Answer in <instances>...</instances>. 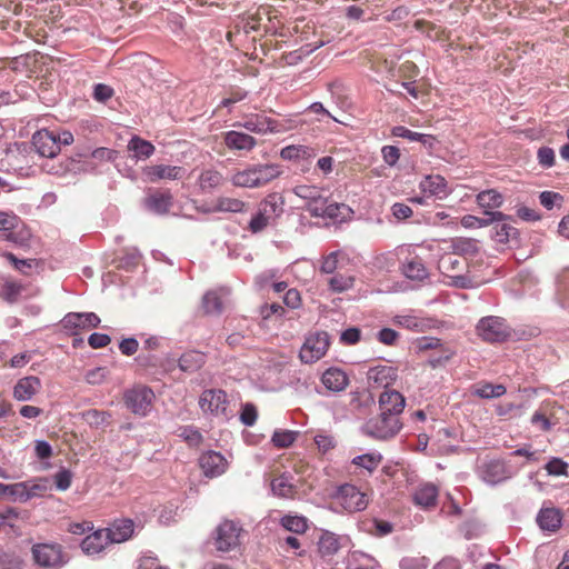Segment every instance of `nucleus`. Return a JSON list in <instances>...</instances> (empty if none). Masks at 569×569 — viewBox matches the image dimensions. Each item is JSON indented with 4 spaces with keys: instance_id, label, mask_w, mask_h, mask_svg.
Masks as SVG:
<instances>
[{
    "instance_id": "obj_1",
    "label": "nucleus",
    "mask_w": 569,
    "mask_h": 569,
    "mask_svg": "<svg viewBox=\"0 0 569 569\" xmlns=\"http://www.w3.org/2000/svg\"><path fill=\"white\" fill-rule=\"evenodd\" d=\"M284 199L279 193L268 194L258 206L257 213L249 222V230L253 233L261 232L273 223L283 212Z\"/></svg>"
},
{
    "instance_id": "obj_2",
    "label": "nucleus",
    "mask_w": 569,
    "mask_h": 569,
    "mask_svg": "<svg viewBox=\"0 0 569 569\" xmlns=\"http://www.w3.org/2000/svg\"><path fill=\"white\" fill-rule=\"evenodd\" d=\"M279 174L280 170L276 164H257L236 172L231 182L240 188H259L269 183Z\"/></svg>"
},
{
    "instance_id": "obj_3",
    "label": "nucleus",
    "mask_w": 569,
    "mask_h": 569,
    "mask_svg": "<svg viewBox=\"0 0 569 569\" xmlns=\"http://www.w3.org/2000/svg\"><path fill=\"white\" fill-rule=\"evenodd\" d=\"M369 499L366 492L351 483H345L337 488L332 495V505L336 510L349 513L362 511L367 508Z\"/></svg>"
},
{
    "instance_id": "obj_4",
    "label": "nucleus",
    "mask_w": 569,
    "mask_h": 569,
    "mask_svg": "<svg viewBox=\"0 0 569 569\" xmlns=\"http://www.w3.org/2000/svg\"><path fill=\"white\" fill-rule=\"evenodd\" d=\"M476 332L489 343L505 342L511 337V328L506 319L497 316L481 318L476 326Z\"/></svg>"
},
{
    "instance_id": "obj_5",
    "label": "nucleus",
    "mask_w": 569,
    "mask_h": 569,
    "mask_svg": "<svg viewBox=\"0 0 569 569\" xmlns=\"http://www.w3.org/2000/svg\"><path fill=\"white\" fill-rule=\"evenodd\" d=\"M242 533L243 529L238 522L226 519L212 532L213 545L220 552L232 551L240 546Z\"/></svg>"
},
{
    "instance_id": "obj_6",
    "label": "nucleus",
    "mask_w": 569,
    "mask_h": 569,
    "mask_svg": "<svg viewBox=\"0 0 569 569\" xmlns=\"http://www.w3.org/2000/svg\"><path fill=\"white\" fill-rule=\"evenodd\" d=\"M467 259L456 252L443 253L438 261L439 271L451 280V284L466 288L469 280L466 278Z\"/></svg>"
},
{
    "instance_id": "obj_7",
    "label": "nucleus",
    "mask_w": 569,
    "mask_h": 569,
    "mask_svg": "<svg viewBox=\"0 0 569 569\" xmlns=\"http://www.w3.org/2000/svg\"><path fill=\"white\" fill-rule=\"evenodd\" d=\"M401 428L400 417L380 411L365 423L363 431L372 438L385 440L395 437Z\"/></svg>"
},
{
    "instance_id": "obj_8",
    "label": "nucleus",
    "mask_w": 569,
    "mask_h": 569,
    "mask_svg": "<svg viewBox=\"0 0 569 569\" xmlns=\"http://www.w3.org/2000/svg\"><path fill=\"white\" fill-rule=\"evenodd\" d=\"M126 407L134 415L147 416L154 401V392L147 386H134L123 395Z\"/></svg>"
},
{
    "instance_id": "obj_9",
    "label": "nucleus",
    "mask_w": 569,
    "mask_h": 569,
    "mask_svg": "<svg viewBox=\"0 0 569 569\" xmlns=\"http://www.w3.org/2000/svg\"><path fill=\"white\" fill-rule=\"evenodd\" d=\"M234 126L258 134L280 133L290 128L262 113L244 116L242 122H238Z\"/></svg>"
},
{
    "instance_id": "obj_10",
    "label": "nucleus",
    "mask_w": 569,
    "mask_h": 569,
    "mask_svg": "<svg viewBox=\"0 0 569 569\" xmlns=\"http://www.w3.org/2000/svg\"><path fill=\"white\" fill-rule=\"evenodd\" d=\"M34 562L43 568L58 569L63 566L62 547L59 543H37L32 547Z\"/></svg>"
},
{
    "instance_id": "obj_11",
    "label": "nucleus",
    "mask_w": 569,
    "mask_h": 569,
    "mask_svg": "<svg viewBox=\"0 0 569 569\" xmlns=\"http://www.w3.org/2000/svg\"><path fill=\"white\" fill-rule=\"evenodd\" d=\"M327 332H316L306 338L300 350V359L306 363H312L321 359L329 348Z\"/></svg>"
},
{
    "instance_id": "obj_12",
    "label": "nucleus",
    "mask_w": 569,
    "mask_h": 569,
    "mask_svg": "<svg viewBox=\"0 0 569 569\" xmlns=\"http://www.w3.org/2000/svg\"><path fill=\"white\" fill-rule=\"evenodd\" d=\"M100 318L94 312H69L61 320L62 328L70 335L97 328Z\"/></svg>"
},
{
    "instance_id": "obj_13",
    "label": "nucleus",
    "mask_w": 569,
    "mask_h": 569,
    "mask_svg": "<svg viewBox=\"0 0 569 569\" xmlns=\"http://www.w3.org/2000/svg\"><path fill=\"white\" fill-rule=\"evenodd\" d=\"M186 173V168L181 166L152 164L142 169L144 180L151 183L160 180H180Z\"/></svg>"
},
{
    "instance_id": "obj_14",
    "label": "nucleus",
    "mask_w": 569,
    "mask_h": 569,
    "mask_svg": "<svg viewBox=\"0 0 569 569\" xmlns=\"http://www.w3.org/2000/svg\"><path fill=\"white\" fill-rule=\"evenodd\" d=\"M199 407L204 413L224 415L228 407L227 393L221 389L204 390L200 395Z\"/></svg>"
},
{
    "instance_id": "obj_15",
    "label": "nucleus",
    "mask_w": 569,
    "mask_h": 569,
    "mask_svg": "<svg viewBox=\"0 0 569 569\" xmlns=\"http://www.w3.org/2000/svg\"><path fill=\"white\" fill-rule=\"evenodd\" d=\"M347 542V537L322 530L317 541V553L320 558L330 560L341 548L346 547Z\"/></svg>"
},
{
    "instance_id": "obj_16",
    "label": "nucleus",
    "mask_w": 569,
    "mask_h": 569,
    "mask_svg": "<svg viewBox=\"0 0 569 569\" xmlns=\"http://www.w3.org/2000/svg\"><path fill=\"white\" fill-rule=\"evenodd\" d=\"M32 144L40 156L48 159H53L60 152L56 133L47 129L39 130L33 134Z\"/></svg>"
},
{
    "instance_id": "obj_17",
    "label": "nucleus",
    "mask_w": 569,
    "mask_h": 569,
    "mask_svg": "<svg viewBox=\"0 0 569 569\" xmlns=\"http://www.w3.org/2000/svg\"><path fill=\"white\" fill-rule=\"evenodd\" d=\"M199 467L206 477L216 478L226 472L228 461L220 452L210 450L200 456Z\"/></svg>"
},
{
    "instance_id": "obj_18",
    "label": "nucleus",
    "mask_w": 569,
    "mask_h": 569,
    "mask_svg": "<svg viewBox=\"0 0 569 569\" xmlns=\"http://www.w3.org/2000/svg\"><path fill=\"white\" fill-rule=\"evenodd\" d=\"M173 204V197L169 190H152L143 199L147 210L156 214H167Z\"/></svg>"
},
{
    "instance_id": "obj_19",
    "label": "nucleus",
    "mask_w": 569,
    "mask_h": 569,
    "mask_svg": "<svg viewBox=\"0 0 569 569\" xmlns=\"http://www.w3.org/2000/svg\"><path fill=\"white\" fill-rule=\"evenodd\" d=\"M42 388L41 380L36 376H27L20 378L12 391V396L17 401H30Z\"/></svg>"
},
{
    "instance_id": "obj_20",
    "label": "nucleus",
    "mask_w": 569,
    "mask_h": 569,
    "mask_svg": "<svg viewBox=\"0 0 569 569\" xmlns=\"http://www.w3.org/2000/svg\"><path fill=\"white\" fill-rule=\"evenodd\" d=\"M397 369L391 366H377L370 368L367 378L372 388H388L397 380Z\"/></svg>"
},
{
    "instance_id": "obj_21",
    "label": "nucleus",
    "mask_w": 569,
    "mask_h": 569,
    "mask_svg": "<svg viewBox=\"0 0 569 569\" xmlns=\"http://www.w3.org/2000/svg\"><path fill=\"white\" fill-rule=\"evenodd\" d=\"M223 143L229 150L250 152L257 146V140L249 133L231 130L223 133Z\"/></svg>"
},
{
    "instance_id": "obj_22",
    "label": "nucleus",
    "mask_w": 569,
    "mask_h": 569,
    "mask_svg": "<svg viewBox=\"0 0 569 569\" xmlns=\"http://www.w3.org/2000/svg\"><path fill=\"white\" fill-rule=\"evenodd\" d=\"M421 192L428 197L443 199L449 194L446 179L440 174H428L419 183Z\"/></svg>"
},
{
    "instance_id": "obj_23",
    "label": "nucleus",
    "mask_w": 569,
    "mask_h": 569,
    "mask_svg": "<svg viewBox=\"0 0 569 569\" xmlns=\"http://www.w3.org/2000/svg\"><path fill=\"white\" fill-rule=\"evenodd\" d=\"M405 406V397L396 390H386L379 397L380 411L400 417Z\"/></svg>"
},
{
    "instance_id": "obj_24",
    "label": "nucleus",
    "mask_w": 569,
    "mask_h": 569,
    "mask_svg": "<svg viewBox=\"0 0 569 569\" xmlns=\"http://www.w3.org/2000/svg\"><path fill=\"white\" fill-rule=\"evenodd\" d=\"M228 295L229 290L226 288L207 291L201 300L203 313L220 315L223 311V301Z\"/></svg>"
},
{
    "instance_id": "obj_25",
    "label": "nucleus",
    "mask_w": 569,
    "mask_h": 569,
    "mask_svg": "<svg viewBox=\"0 0 569 569\" xmlns=\"http://www.w3.org/2000/svg\"><path fill=\"white\" fill-rule=\"evenodd\" d=\"M111 543H121L131 538L134 523L130 519L114 521L109 528L104 529Z\"/></svg>"
},
{
    "instance_id": "obj_26",
    "label": "nucleus",
    "mask_w": 569,
    "mask_h": 569,
    "mask_svg": "<svg viewBox=\"0 0 569 569\" xmlns=\"http://www.w3.org/2000/svg\"><path fill=\"white\" fill-rule=\"evenodd\" d=\"M321 382L329 391L339 392L346 389L349 379L341 369L329 368L322 373Z\"/></svg>"
},
{
    "instance_id": "obj_27",
    "label": "nucleus",
    "mask_w": 569,
    "mask_h": 569,
    "mask_svg": "<svg viewBox=\"0 0 569 569\" xmlns=\"http://www.w3.org/2000/svg\"><path fill=\"white\" fill-rule=\"evenodd\" d=\"M110 542L104 529L88 535L81 542V549L87 555H96L102 551Z\"/></svg>"
},
{
    "instance_id": "obj_28",
    "label": "nucleus",
    "mask_w": 569,
    "mask_h": 569,
    "mask_svg": "<svg viewBox=\"0 0 569 569\" xmlns=\"http://www.w3.org/2000/svg\"><path fill=\"white\" fill-rule=\"evenodd\" d=\"M22 487L23 493L21 502H27L28 500L36 497H42L50 488L49 481L46 478L22 481Z\"/></svg>"
},
{
    "instance_id": "obj_29",
    "label": "nucleus",
    "mask_w": 569,
    "mask_h": 569,
    "mask_svg": "<svg viewBox=\"0 0 569 569\" xmlns=\"http://www.w3.org/2000/svg\"><path fill=\"white\" fill-rule=\"evenodd\" d=\"M78 164L79 162L72 158H64L59 161H56L53 158L49 159L42 167L48 173L62 177L71 171H76Z\"/></svg>"
},
{
    "instance_id": "obj_30",
    "label": "nucleus",
    "mask_w": 569,
    "mask_h": 569,
    "mask_svg": "<svg viewBox=\"0 0 569 569\" xmlns=\"http://www.w3.org/2000/svg\"><path fill=\"white\" fill-rule=\"evenodd\" d=\"M537 521L541 529L556 531L561 525V515L555 508H546L540 510Z\"/></svg>"
},
{
    "instance_id": "obj_31",
    "label": "nucleus",
    "mask_w": 569,
    "mask_h": 569,
    "mask_svg": "<svg viewBox=\"0 0 569 569\" xmlns=\"http://www.w3.org/2000/svg\"><path fill=\"white\" fill-rule=\"evenodd\" d=\"M402 272L407 278L417 281H422L428 277L427 268L418 257L408 260L402 267Z\"/></svg>"
},
{
    "instance_id": "obj_32",
    "label": "nucleus",
    "mask_w": 569,
    "mask_h": 569,
    "mask_svg": "<svg viewBox=\"0 0 569 569\" xmlns=\"http://www.w3.org/2000/svg\"><path fill=\"white\" fill-rule=\"evenodd\" d=\"M128 149L132 151L134 157L138 159H148L156 150L154 146L150 141L138 136H134L129 140Z\"/></svg>"
},
{
    "instance_id": "obj_33",
    "label": "nucleus",
    "mask_w": 569,
    "mask_h": 569,
    "mask_svg": "<svg viewBox=\"0 0 569 569\" xmlns=\"http://www.w3.org/2000/svg\"><path fill=\"white\" fill-rule=\"evenodd\" d=\"M438 489L433 485L421 486L415 493V502L421 507H433L437 502Z\"/></svg>"
},
{
    "instance_id": "obj_34",
    "label": "nucleus",
    "mask_w": 569,
    "mask_h": 569,
    "mask_svg": "<svg viewBox=\"0 0 569 569\" xmlns=\"http://www.w3.org/2000/svg\"><path fill=\"white\" fill-rule=\"evenodd\" d=\"M506 478L505 465L500 461L487 463L482 470V479L491 485L498 483Z\"/></svg>"
},
{
    "instance_id": "obj_35",
    "label": "nucleus",
    "mask_w": 569,
    "mask_h": 569,
    "mask_svg": "<svg viewBox=\"0 0 569 569\" xmlns=\"http://www.w3.org/2000/svg\"><path fill=\"white\" fill-rule=\"evenodd\" d=\"M393 322L402 328L416 331L425 332L430 328L429 320L418 318L415 316H397Z\"/></svg>"
},
{
    "instance_id": "obj_36",
    "label": "nucleus",
    "mask_w": 569,
    "mask_h": 569,
    "mask_svg": "<svg viewBox=\"0 0 569 569\" xmlns=\"http://www.w3.org/2000/svg\"><path fill=\"white\" fill-rule=\"evenodd\" d=\"M486 214L490 217L489 220H482L472 214H466L461 219V224L465 228H480L487 226L489 222L501 221L506 216L500 211H486Z\"/></svg>"
},
{
    "instance_id": "obj_37",
    "label": "nucleus",
    "mask_w": 569,
    "mask_h": 569,
    "mask_svg": "<svg viewBox=\"0 0 569 569\" xmlns=\"http://www.w3.org/2000/svg\"><path fill=\"white\" fill-rule=\"evenodd\" d=\"M503 202V197L495 189L481 191L477 194V203L485 209H497Z\"/></svg>"
},
{
    "instance_id": "obj_38",
    "label": "nucleus",
    "mask_w": 569,
    "mask_h": 569,
    "mask_svg": "<svg viewBox=\"0 0 569 569\" xmlns=\"http://www.w3.org/2000/svg\"><path fill=\"white\" fill-rule=\"evenodd\" d=\"M246 203L236 198L220 197L213 203V211L216 212H242Z\"/></svg>"
},
{
    "instance_id": "obj_39",
    "label": "nucleus",
    "mask_w": 569,
    "mask_h": 569,
    "mask_svg": "<svg viewBox=\"0 0 569 569\" xmlns=\"http://www.w3.org/2000/svg\"><path fill=\"white\" fill-rule=\"evenodd\" d=\"M280 525L288 531L302 535L308 530L307 518L302 516L286 515L280 519Z\"/></svg>"
},
{
    "instance_id": "obj_40",
    "label": "nucleus",
    "mask_w": 569,
    "mask_h": 569,
    "mask_svg": "<svg viewBox=\"0 0 569 569\" xmlns=\"http://www.w3.org/2000/svg\"><path fill=\"white\" fill-rule=\"evenodd\" d=\"M382 461V456L378 452L365 453L352 459V465L366 469L369 473L373 472Z\"/></svg>"
},
{
    "instance_id": "obj_41",
    "label": "nucleus",
    "mask_w": 569,
    "mask_h": 569,
    "mask_svg": "<svg viewBox=\"0 0 569 569\" xmlns=\"http://www.w3.org/2000/svg\"><path fill=\"white\" fill-rule=\"evenodd\" d=\"M272 492L280 498H292L296 493L293 485H291L286 476H279L271 481Z\"/></svg>"
},
{
    "instance_id": "obj_42",
    "label": "nucleus",
    "mask_w": 569,
    "mask_h": 569,
    "mask_svg": "<svg viewBox=\"0 0 569 569\" xmlns=\"http://www.w3.org/2000/svg\"><path fill=\"white\" fill-rule=\"evenodd\" d=\"M84 421L94 428L107 426L110 423L111 415L108 411L89 409L82 413Z\"/></svg>"
},
{
    "instance_id": "obj_43",
    "label": "nucleus",
    "mask_w": 569,
    "mask_h": 569,
    "mask_svg": "<svg viewBox=\"0 0 569 569\" xmlns=\"http://www.w3.org/2000/svg\"><path fill=\"white\" fill-rule=\"evenodd\" d=\"M507 389L503 385H492L489 382L478 385L475 395L483 399L499 398L506 393Z\"/></svg>"
},
{
    "instance_id": "obj_44",
    "label": "nucleus",
    "mask_w": 569,
    "mask_h": 569,
    "mask_svg": "<svg viewBox=\"0 0 569 569\" xmlns=\"http://www.w3.org/2000/svg\"><path fill=\"white\" fill-rule=\"evenodd\" d=\"M222 174L217 170H204L199 177V186L202 190H211L222 183Z\"/></svg>"
},
{
    "instance_id": "obj_45",
    "label": "nucleus",
    "mask_w": 569,
    "mask_h": 569,
    "mask_svg": "<svg viewBox=\"0 0 569 569\" xmlns=\"http://www.w3.org/2000/svg\"><path fill=\"white\" fill-rule=\"evenodd\" d=\"M203 363V356L199 352H188L180 357L179 367L182 371H196Z\"/></svg>"
},
{
    "instance_id": "obj_46",
    "label": "nucleus",
    "mask_w": 569,
    "mask_h": 569,
    "mask_svg": "<svg viewBox=\"0 0 569 569\" xmlns=\"http://www.w3.org/2000/svg\"><path fill=\"white\" fill-rule=\"evenodd\" d=\"M531 423L542 431H548L555 425L548 407L539 408L531 417Z\"/></svg>"
},
{
    "instance_id": "obj_47",
    "label": "nucleus",
    "mask_w": 569,
    "mask_h": 569,
    "mask_svg": "<svg viewBox=\"0 0 569 569\" xmlns=\"http://www.w3.org/2000/svg\"><path fill=\"white\" fill-rule=\"evenodd\" d=\"M413 26L418 31L425 32L432 40H442L445 37V30L429 21L418 19Z\"/></svg>"
},
{
    "instance_id": "obj_48",
    "label": "nucleus",
    "mask_w": 569,
    "mask_h": 569,
    "mask_svg": "<svg viewBox=\"0 0 569 569\" xmlns=\"http://www.w3.org/2000/svg\"><path fill=\"white\" fill-rule=\"evenodd\" d=\"M19 519V511L16 508H7L0 512V531H7V528L17 532L19 527L16 521Z\"/></svg>"
},
{
    "instance_id": "obj_49",
    "label": "nucleus",
    "mask_w": 569,
    "mask_h": 569,
    "mask_svg": "<svg viewBox=\"0 0 569 569\" xmlns=\"http://www.w3.org/2000/svg\"><path fill=\"white\" fill-rule=\"evenodd\" d=\"M392 134L396 137H401V138L408 139L410 141H420L423 144L429 143L430 146H431V141L433 140V138L431 136L411 131L402 126L395 127L392 129Z\"/></svg>"
},
{
    "instance_id": "obj_50",
    "label": "nucleus",
    "mask_w": 569,
    "mask_h": 569,
    "mask_svg": "<svg viewBox=\"0 0 569 569\" xmlns=\"http://www.w3.org/2000/svg\"><path fill=\"white\" fill-rule=\"evenodd\" d=\"M297 433L289 430L274 431L272 436V443L274 447L283 449L290 447L296 440Z\"/></svg>"
},
{
    "instance_id": "obj_51",
    "label": "nucleus",
    "mask_w": 569,
    "mask_h": 569,
    "mask_svg": "<svg viewBox=\"0 0 569 569\" xmlns=\"http://www.w3.org/2000/svg\"><path fill=\"white\" fill-rule=\"evenodd\" d=\"M353 284V278L351 276L336 274L329 280V287L335 292H342L348 290Z\"/></svg>"
},
{
    "instance_id": "obj_52",
    "label": "nucleus",
    "mask_w": 569,
    "mask_h": 569,
    "mask_svg": "<svg viewBox=\"0 0 569 569\" xmlns=\"http://www.w3.org/2000/svg\"><path fill=\"white\" fill-rule=\"evenodd\" d=\"M22 493H23L22 481L11 483V485H6V483L0 482V497L8 496L13 501L21 502Z\"/></svg>"
},
{
    "instance_id": "obj_53",
    "label": "nucleus",
    "mask_w": 569,
    "mask_h": 569,
    "mask_svg": "<svg viewBox=\"0 0 569 569\" xmlns=\"http://www.w3.org/2000/svg\"><path fill=\"white\" fill-rule=\"evenodd\" d=\"M328 199L321 194L312 202H307L306 209L312 217H325Z\"/></svg>"
},
{
    "instance_id": "obj_54",
    "label": "nucleus",
    "mask_w": 569,
    "mask_h": 569,
    "mask_svg": "<svg viewBox=\"0 0 569 569\" xmlns=\"http://www.w3.org/2000/svg\"><path fill=\"white\" fill-rule=\"evenodd\" d=\"M307 154L308 148L305 146H288L280 151V156L284 160H296L305 158Z\"/></svg>"
},
{
    "instance_id": "obj_55",
    "label": "nucleus",
    "mask_w": 569,
    "mask_h": 569,
    "mask_svg": "<svg viewBox=\"0 0 569 569\" xmlns=\"http://www.w3.org/2000/svg\"><path fill=\"white\" fill-rule=\"evenodd\" d=\"M537 159L542 168H551L556 162L555 150L550 147H541L537 151Z\"/></svg>"
},
{
    "instance_id": "obj_56",
    "label": "nucleus",
    "mask_w": 569,
    "mask_h": 569,
    "mask_svg": "<svg viewBox=\"0 0 569 569\" xmlns=\"http://www.w3.org/2000/svg\"><path fill=\"white\" fill-rule=\"evenodd\" d=\"M315 443L319 452H321L322 455L327 453L328 451L336 447L335 438L325 432H320L315 436Z\"/></svg>"
},
{
    "instance_id": "obj_57",
    "label": "nucleus",
    "mask_w": 569,
    "mask_h": 569,
    "mask_svg": "<svg viewBox=\"0 0 569 569\" xmlns=\"http://www.w3.org/2000/svg\"><path fill=\"white\" fill-rule=\"evenodd\" d=\"M548 475L550 476H567L568 463L560 458H552L546 466Z\"/></svg>"
},
{
    "instance_id": "obj_58",
    "label": "nucleus",
    "mask_w": 569,
    "mask_h": 569,
    "mask_svg": "<svg viewBox=\"0 0 569 569\" xmlns=\"http://www.w3.org/2000/svg\"><path fill=\"white\" fill-rule=\"evenodd\" d=\"M260 22L261 17L259 13L247 14L240 19L241 28L247 34L251 31H258L260 28Z\"/></svg>"
},
{
    "instance_id": "obj_59",
    "label": "nucleus",
    "mask_w": 569,
    "mask_h": 569,
    "mask_svg": "<svg viewBox=\"0 0 569 569\" xmlns=\"http://www.w3.org/2000/svg\"><path fill=\"white\" fill-rule=\"evenodd\" d=\"M258 418V411L253 403H244L240 413V420L246 426H253Z\"/></svg>"
},
{
    "instance_id": "obj_60",
    "label": "nucleus",
    "mask_w": 569,
    "mask_h": 569,
    "mask_svg": "<svg viewBox=\"0 0 569 569\" xmlns=\"http://www.w3.org/2000/svg\"><path fill=\"white\" fill-rule=\"evenodd\" d=\"M22 290H23V287L19 283L6 282L2 287L1 293L7 300L13 302L19 298Z\"/></svg>"
},
{
    "instance_id": "obj_61",
    "label": "nucleus",
    "mask_w": 569,
    "mask_h": 569,
    "mask_svg": "<svg viewBox=\"0 0 569 569\" xmlns=\"http://www.w3.org/2000/svg\"><path fill=\"white\" fill-rule=\"evenodd\" d=\"M295 193L308 202H312L320 196V190L313 186H298L295 189Z\"/></svg>"
},
{
    "instance_id": "obj_62",
    "label": "nucleus",
    "mask_w": 569,
    "mask_h": 569,
    "mask_svg": "<svg viewBox=\"0 0 569 569\" xmlns=\"http://www.w3.org/2000/svg\"><path fill=\"white\" fill-rule=\"evenodd\" d=\"M108 377V371L106 368H94L92 370H89L86 373V381L90 385H100Z\"/></svg>"
},
{
    "instance_id": "obj_63",
    "label": "nucleus",
    "mask_w": 569,
    "mask_h": 569,
    "mask_svg": "<svg viewBox=\"0 0 569 569\" xmlns=\"http://www.w3.org/2000/svg\"><path fill=\"white\" fill-rule=\"evenodd\" d=\"M20 219L12 213L1 212L0 211V230L1 231H10L18 227Z\"/></svg>"
},
{
    "instance_id": "obj_64",
    "label": "nucleus",
    "mask_w": 569,
    "mask_h": 569,
    "mask_svg": "<svg viewBox=\"0 0 569 569\" xmlns=\"http://www.w3.org/2000/svg\"><path fill=\"white\" fill-rule=\"evenodd\" d=\"M347 211H349V208L343 203L328 202L325 217L330 219L343 218Z\"/></svg>"
}]
</instances>
